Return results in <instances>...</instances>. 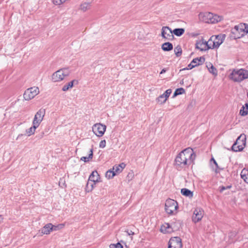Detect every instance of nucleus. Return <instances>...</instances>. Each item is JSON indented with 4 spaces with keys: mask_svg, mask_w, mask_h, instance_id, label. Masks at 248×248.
I'll return each instance as SVG.
<instances>
[{
    "mask_svg": "<svg viewBox=\"0 0 248 248\" xmlns=\"http://www.w3.org/2000/svg\"><path fill=\"white\" fill-rule=\"evenodd\" d=\"M200 17L202 16L206 17L207 19H203V20L206 22H210L212 23H215L218 22L221 20L222 17L219 16L217 15L213 14L211 13H207L205 14L200 13L199 14Z\"/></svg>",
    "mask_w": 248,
    "mask_h": 248,
    "instance_id": "6e6552de",
    "label": "nucleus"
},
{
    "mask_svg": "<svg viewBox=\"0 0 248 248\" xmlns=\"http://www.w3.org/2000/svg\"><path fill=\"white\" fill-rule=\"evenodd\" d=\"M91 7V2H84L80 4V9L83 12H85L89 9Z\"/></svg>",
    "mask_w": 248,
    "mask_h": 248,
    "instance_id": "a878e982",
    "label": "nucleus"
},
{
    "mask_svg": "<svg viewBox=\"0 0 248 248\" xmlns=\"http://www.w3.org/2000/svg\"><path fill=\"white\" fill-rule=\"evenodd\" d=\"M166 98L164 97V95L162 94L160 95L157 99L156 101L157 103L160 104H163L166 101Z\"/></svg>",
    "mask_w": 248,
    "mask_h": 248,
    "instance_id": "473e14b6",
    "label": "nucleus"
},
{
    "mask_svg": "<svg viewBox=\"0 0 248 248\" xmlns=\"http://www.w3.org/2000/svg\"><path fill=\"white\" fill-rule=\"evenodd\" d=\"M23 135L22 134H19L18 135L17 138V139H18L19 138H20L21 136H22Z\"/></svg>",
    "mask_w": 248,
    "mask_h": 248,
    "instance_id": "de8ad7c7",
    "label": "nucleus"
},
{
    "mask_svg": "<svg viewBox=\"0 0 248 248\" xmlns=\"http://www.w3.org/2000/svg\"><path fill=\"white\" fill-rule=\"evenodd\" d=\"M246 145V138L241 135L236 140L235 142L232 145V149L234 152L242 151Z\"/></svg>",
    "mask_w": 248,
    "mask_h": 248,
    "instance_id": "0eeeda50",
    "label": "nucleus"
},
{
    "mask_svg": "<svg viewBox=\"0 0 248 248\" xmlns=\"http://www.w3.org/2000/svg\"><path fill=\"white\" fill-rule=\"evenodd\" d=\"M204 211L201 208L197 207L195 209L192 216V221L197 223L200 221L203 217Z\"/></svg>",
    "mask_w": 248,
    "mask_h": 248,
    "instance_id": "4468645a",
    "label": "nucleus"
},
{
    "mask_svg": "<svg viewBox=\"0 0 248 248\" xmlns=\"http://www.w3.org/2000/svg\"><path fill=\"white\" fill-rule=\"evenodd\" d=\"M106 177L108 179L112 178L116 175L112 169L108 170L106 173Z\"/></svg>",
    "mask_w": 248,
    "mask_h": 248,
    "instance_id": "2f4dec72",
    "label": "nucleus"
},
{
    "mask_svg": "<svg viewBox=\"0 0 248 248\" xmlns=\"http://www.w3.org/2000/svg\"><path fill=\"white\" fill-rule=\"evenodd\" d=\"M241 177L248 184V169H243L241 172Z\"/></svg>",
    "mask_w": 248,
    "mask_h": 248,
    "instance_id": "412c9836",
    "label": "nucleus"
},
{
    "mask_svg": "<svg viewBox=\"0 0 248 248\" xmlns=\"http://www.w3.org/2000/svg\"><path fill=\"white\" fill-rule=\"evenodd\" d=\"M106 144V141L105 140H102L100 142L99 147L101 148H104L105 147Z\"/></svg>",
    "mask_w": 248,
    "mask_h": 248,
    "instance_id": "ea45409f",
    "label": "nucleus"
},
{
    "mask_svg": "<svg viewBox=\"0 0 248 248\" xmlns=\"http://www.w3.org/2000/svg\"><path fill=\"white\" fill-rule=\"evenodd\" d=\"M52 231L51 223L46 224L41 230V233L44 234H48Z\"/></svg>",
    "mask_w": 248,
    "mask_h": 248,
    "instance_id": "a211bd4d",
    "label": "nucleus"
},
{
    "mask_svg": "<svg viewBox=\"0 0 248 248\" xmlns=\"http://www.w3.org/2000/svg\"><path fill=\"white\" fill-rule=\"evenodd\" d=\"M75 82L78 83V81L76 80H73L72 81L66 83L62 87V91L63 92H66L68 91L69 89L72 88L73 87L74 83Z\"/></svg>",
    "mask_w": 248,
    "mask_h": 248,
    "instance_id": "5701e85b",
    "label": "nucleus"
},
{
    "mask_svg": "<svg viewBox=\"0 0 248 248\" xmlns=\"http://www.w3.org/2000/svg\"><path fill=\"white\" fill-rule=\"evenodd\" d=\"M109 247L110 248H123V246L120 243L116 244H111Z\"/></svg>",
    "mask_w": 248,
    "mask_h": 248,
    "instance_id": "e433bc0d",
    "label": "nucleus"
},
{
    "mask_svg": "<svg viewBox=\"0 0 248 248\" xmlns=\"http://www.w3.org/2000/svg\"><path fill=\"white\" fill-rule=\"evenodd\" d=\"M166 72V69L164 68L162 70V71L160 72V74H162Z\"/></svg>",
    "mask_w": 248,
    "mask_h": 248,
    "instance_id": "a18cd8bd",
    "label": "nucleus"
},
{
    "mask_svg": "<svg viewBox=\"0 0 248 248\" xmlns=\"http://www.w3.org/2000/svg\"><path fill=\"white\" fill-rule=\"evenodd\" d=\"M209 44H208V41H206L204 39H202L199 41H197L196 44V48L200 49L201 51H205L209 49Z\"/></svg>",
    "mask_w": 248,
    "mask_h": 248,
    "instance_id": "2eb2a0df",
    "label": "nucleus"
},
{
    "mask_svg": "<svg viewBox=\"0 0 248 248\" xmlns=\"http://www.w3.org/2000/svg\"><path fill=\"white\" fill-rule=\"evenodd\" d=\"M51 227L52 231H56L62 229L64 227V224H60L57 225H53L51 224Z\"/></svg>",
    "mask_w": 248,
    "mask_h": 248,
    "instance_id": "72a5a7b5",
    "label": "nucleus"
},
{
    "mask_svg": "<svg viewBox=\"0 0 248 248\" xmlns=\"http://www.w3.org/2000/svg\"><path fill=\"white\" fill-rule=\"evenodd\" d=\"M196 158V155L191 148L181 151L175 159V166L177 169L185 168L192 163Z\"/></svg>",
    "mask_w": 248,
    "mask_h": 248,
    "instance_id": "f257e3e1",
    "label": "nucleus"
},
{
    "mask_svg": "<svg viewBox=\"0 0 248 248\" xmlns=\"http://www.w3.org/2000/svg\"><path fill=\"white\" fill-rule=\"evenodd\" d=\"M99 179V175L98 174L97 171L96 170L93 171L89 178V180L94 182L95 183L98 182Z\"/></svg>",
    "mask_w": 248,
    "mask_h": 248,
    "instance_id": "f3484780",
    "label": "nucleus"
},
{
    "mask_svg": "<svg viewBox=\"0 0 248 248\" xmlns=\"http://www.w3.org/2000/svg\"><path fill=\"white\" fill-rule=\"evenodd\" d=\"M96 183L90 181L88 179V182L86 185V190L88 192L91 191L94 188V186Z\"/></svg>",
    "mask_w": 248,
    "mask_h": 248,
    "instance_id": "393cba45",
    "label": "nucleus"
},
{
    "mask_svg": "<svg viewBox=\"0 0 248 248\" xmlns=\"http://www.w3.org/2000/svg\"><path fill=\"white\" fill-rule=\"evenodd\" d=\"M174 51L175 53V54L177 57H179L181 55L182 53V50L181 48V46L179 45H178L177 46L174 47Z\"/></svg>",
    "mask_w": 248,
    "mask_h": 248,
    "instance_id": "7c9ffc66",
    "label": "nucleus"
},
{
    "mask_svg": "<svg viewBox=\"0 0 248 248\" xmlns=\"http://www.w3.org/2000/svg\"><path fill=\"white\" fill-rule=\"evenodd\" d=\"M70 73V70L68 68L61 69L55 73L52 76V79L54 82H59L65 77H68Z\"/></svg>",
    "mask_w": 248,
    "mask_h": 248,
    "instance_id": "20e7f679",
    "label": "nucleus"
},
{
    "mask_svg": "<svg viewBox=\"0 0 248 248\" xmlns=\"http://www.w3.org/2000/svg\"><path fill=\"white\" fill-rule=\"evenodd\" d=\"M194 67V65H193V64L192 63V62H191L187 66L186 68L183 69L182 70H189L193 68Z\"/></svg>",
    "mask_w": 248,
    "mask_h": 248,
    "instance_id": "79ce46f5",
    "label": "nucleus"
},
{
    "mask_svg": "<svg viewBox=\"0 0 248 248\" xmlns=\"http://www.w3.org/2000/svg\"><path fill=\"white\" fill-rule=\"evenodd\" d=\"M225 38V35L219 34L215 36H212L208 40V44H209V48L210 49H214L217 48L223 43Z\"/></svg>",
    "mask_w": 248,
    "mask_h": 248,
    "instance_id": "39448f33",
    "label": "nucleus"
},
{
    "mask_svg": "<svg viewBox=\"0 0 248 248\" xmlns=\"http://www.w3.org/2000/svg\"><path fill=\"white\" fill-rule=\"evenodd\" d=\"M211 161H213V163L214 164L216 165V168H218V165H217V164L216 162V161L215 160V159L214 158H212L211 159Z\"/></svg>",
    "mask_w": 248,
    "mask_h": 248,
    "instance_id": "37998d69",
    "label": "nucleus"
},
{
    "mask_svg": "<svg viewBox=\"0 0 248 248\" xmlns=\"http://www.w3.org/2000/svg\"><path fill=\"white\" fill-rule=\"evenodd\" d=\"M184 93H185V90L183 88H178L175 90L173 95L176 96V95H178L179 94H182Z\"/></svg>",
    "mask_w": 248,
    "mask_h": 248,
    "instance_id": "c9c22d12",
    "label": "nucleus"
},
{
    "mask_svg": "<svg viewBox=\"0 0 248 248\" xmlns=\"http://www.w3.org/2000/svg\"><path fill=\"white\" fill-rule=\"evenodd\" d=\"M173 33L177 36H181L185 32V29L183 28H177L173 30Z\"/></svg>",
    "mask_w": 248,
    "mask_h": 248,
    "instance_id": "bb28decb",
    "label": "nucleus"
},
{
    "mask_svg": "<svg viewBox=\"0 0 248 248\" xmlns=\"http://www.w3.org/2000/svg\"><path fill=\"white\" fill-rule=\"evenodd\" d=\"M209 72L214 76H217V71L214 66H211L208 69Z\"/></svg>",
    "mask_w": 248,
    "mask_h": 248,
    "instance_id": "f704fd0d",
    "label": "nucleus"
},
{
    "mask_svg": "<svg viewBox=\"0 0 248 248\" xmlns=\"http://www.w3.org/2000/svg\"><path fill=\"white\" fill-rule=\"evenodd\" d=\"M240 114L242 116H245L248 114V104H246L240 110Z\"/></svg>",
    "mask_w": 248,
    "mask_h": 248,
    "instance_id": "c85d7f7f",
    "label": "nucleus"
},
{
    "mask_svg": "<svg viewBox=\"0 0 248 248\" xmlns=\"http://www.w3.org/2000/svg\"><path fill=\"white\" fill-rule=\"evenodd\" d=\"M181 239L179 237H174L170 239L168 248H182Z\"/></svg>",
    "mask_w": 248,
    "mask_h": 248,
    "instance_id": "ddd939ff",
    "label": "nucleus"
},
{
    "mask_svg": "<svg viewBox=\"0 0 248 248\" xmlns=\"http://www.w3.org/2000/svg\"><path fill=\"white\" fill-rule=\"evenodd\" d=\"M161 231L164 233H170L173 231L171 226L169 223H165L161 227Z\"/></svg>",
    "mask_w": 248,
    "mask_h": 248,
    "instance_id": "6ab92c4d",
    "label": "nucleus"
},
{
    "mask_svg": "<svg viewBox=\"0 0 248 248\" xmlns=\"http://www.w3.org/2000/svg\"><path fill=\"white\" fill-rule=\"evenodd\" d=\"M39 93L37 87H33L27 89L24 93V98L26 100H30L34 98Z\"/></svg>",
    "mask_w": 248,
    "mask_h": 248,
    "instance_id": "1a4fd4ad",
    "label": "nucleus"
},
{
    "mask_svg": "<svg viewBox=\"0 0 248 248\" xmlns=\"http://www.w3.org/2000/svg\"><path fill=\"white\" fill-rule=\"evenodd\" d=\"M93 149H91L90 150V153L89 154L88 156V157H87V156H82L80 158V160L84 161L85 162H87L90 160H91V159H92L93 158Z\"/></svg>",
    "mask_w": 248,
    "mask_h": 248,
    "instance_id": "cd10ccee",
    "label": "nucleus"
},
{
    "mask_svg": "<svg viewBox=\"0 0 248 248\" xmlns=\"http://www.w3.org/2000/svg\"><path fill=\"white\" fill-rule=\"evenodd\" d=\"M38 126H39L32 123V126L26 130V134L28 135V136L33 135L36 129Z\"/></svg>",
    "mask_w": 248,
    "mask_h": 248,
    "instance_id": "b1692460",
    "label": "nucleus"
},
{
    "mask_svg": "<svg viewBox=\"0 0 248 248\" xmlns=\"http://www.w3.org/2000/svg\"><path fill=\"white\" fill-rule=\"evenodd\" d=\"M181 193L183 195L187 197H192L193 196L192 192L190 190L186 188H182L181 189Z\"/></svg>",
    "mask_w": 248,
    "mask_h": 248,
    "instance_id": "c756f323",
    "label": "nucleus"
},
{
    "mask_svg": "<svg viewBox=\"0 0 248 248\" xmlns=\"http://www.w3.org/2000/svg\"><path fill=\"white\" fill-rule=\"evenodd\" d=\"M171 93V89H168L166 91V92L163 94L166 98V100H167V98L169 97Z\"/></svg>",
    "mask_w": 248,
    "mask_h": 248,
    "instance_id": "58836bf2",
    "label": "nucleus"
},
{
    "mask_svg": "<svg viewBox=\"0 0 248 248\" xmlns=\"http://www.w3.org/2000/svg\"><path fill=\"white\" fill-rule=\"evenodd\" d=\"M128 235H131V234H134V232H132V231H130V232H128Z\"/></svg>",
    "mask_w": 248,
    "mask_h": 248,
    "instance_id": "49530a36",
    "label": "nucleus"
},
{
    "mask_svg": "<svg viewBox=\"0 0 248 248\" xmlns=\"http://www.w3.org/2000/svg\"><path fill=\"white\" fill-rule=\"evenodd\" d=\"M162 49L165 51H168L173 49V45L170 42H166L162 45Z\"/></svg>",
    "mask_w": 248,
    "mask_h": 248,
    "instance_id": "4be33fe9",
    "label": "nucleus"
},
{
    "mask_svg": "<svg viewBox=\"0 0 248 248\" xmlns=\"http://www.w3.org/2000/svg\"><path fill=\"white\" fill-rule=\"evenodd\" d=\"M106 129V126L100 123L94 124L93 126V131L98 137L102 136Z\"/></svg>",
    "mask_w": 248,
    "mask_h": 248,
    "instance_id": "9d476101",
    "label": "nucleus"
},
{
    "mask_svg": "<svg viewBox=\"0 0 248 248\" xmlns=\"http://www.w3.org/2000/svg\"><path fill=\"white\" fill-rule=\"evenodd\" d=\"M125 167V164L124 163H122L119 165H115L111 169L113 171L115 174L116 175L117 174H119L121 172Z\"/></svg>",
    "mask_w": 248,
    "mask_h": 248,
    "instance_id": "dca6fc26",
    "label": "nucleus"
},
{
    "mask_svg": "<svg viewBox=\"0 0 248 248\" xmlns=\"http://www.w3.org/2000/svg\"><path fill=\"white\" fill-rule=\"evenodd\" d=\"M46 114V109L43 108H40L35 114L32 123L39 126L43 121Z\"/></svg>",
    "mask_w": 248,
    "mask_h": 248,
    "instance_id": "9b49d317",
    "label": "nucleus"
},
{
    "mask_svg": "<svg viewBox=\"0 0 248 248\" xmlns=\"http://www.w3.org/2000/svg\"><path fill=\"white\" fill-rule=\"evenodd\" d=\"M229 78L235 82H241L248 78V71L244 69H233Z\"/></svg>",
    "mask_w": 248,
    "mask_h": 248,
    "instance_id": "f03ea898",
    "label": "nucleus"
},
{
    "mask_svg": "<svg viewBox=\"0 0 248 248\" xmlns=\"http://www.w3.org/2000/svg\"><path fill=\"white\" fill-rule=\"evenodd\" d=\"M178 208V203L174 200L168 199L165 202V211L170 215H172L176 213Z\"/></svg>",
    "mask_w": 248,
    "mask_h": 248,
    "instance_id": "423d86ee",
    "label": "nucleus"
},
{
    "mask_svg": "<svg viewBox=\"0 0 248 248\" xmlns=\"http://www.w3.org/2000/svg\"><path fill=\"white\" fill-rule=\"evenodd\" d=\"M66 0H53V3L55 5H60L64 2Z\"/></svg>",
    "mask_w": 248,
    "mask_h": 248,
    "instance_id": "4c0bfd02",
    "label": "nucleus"
},
{
    "mask_svg": "<svg viewBox=\"0 0 248 248\" xmlns=\"http://www.w3.org/2000/svg\"><path fill=\"white\" fill-rule=\"evenodd\" d=\"M211 66H213V64L211 63H209L206 65V67H207L208 69L211 67Z\"/></svg>",
    "mask_w": 248,
    "mask_h": 248,
    "instance_id": "c03bdc74",
    "label": "nucleus"
},
{
    "mask_svg": "<svg viewBox=\"0 0 248 248\" xmlns=\"http://www.w3.org/2000/svg\"><path fill=\"white\" fill-rule=\"evenodd\" d=\"M231 187V186H222L219 187V191L220 192H222L224 190L228 189H230Z\"/></svg>",
    "mask_w": 248,
    "mask_h": 248,
    "instance_id": "a19ab883",
    "label": "nucleus"
},
{
    "mask_svg": "<svg viewBox=\"0 0 248 248\" xmlns=\"http://www.w3.org/2000/svg\"><path fill=\"white\" fill-rule=\"evenodd\" d=\"M204 58L202 57L194 59L192 61V63L194 65V67L202 64L204 62Z\"/></svg>",
    "mask_w": 248,
    "mask_h": 248,
    "instance_id": "aec40b11",
    "label": "nucleus"
},
{
    "mask_svg": "<svg viewBox=\"0 0 248 248\" xmlns=\"http://www.w3.org/2000/svg\"><path fill=\"white\" fill-rule=\"evenodd\" d=\"M161 36L167 40H172L174 36L173 31L167 26L163 27L161 29Z\"/></svg>",
    "mask_w": 248,
    "mask_h": 248,
    "instance_id": "f8f14e48",
    "label": "nucleus"
},
{
    "mask_svg": "<svg viewBox=\"0 0 248 248\" xmlns=\"http://www.w3.org/2000/svg\"><path fill=\"white\" fill-rule=\"evenodd\" d=\"M232 32L235 35V38L242 37L248 33V25L246 23H240L234 26L232 30Z\"/></svg>",
    "mask_w": 248,
    "mask_h": 248,
    "instance_id": "7ed1b4c3",
    "label": "nucleus"
}]
</instances>
